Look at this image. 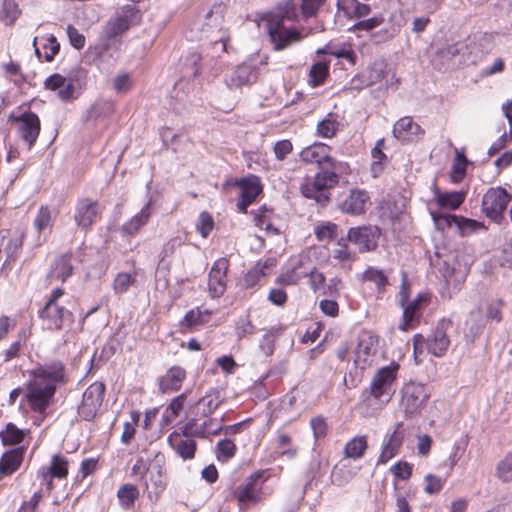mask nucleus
<instances>
[{
    "instance_id": "412c9836",
    "label": "nucleus",
    "mask_w": 512,
    "mask_h": 512,
    "mask_svg": "<svg viewBox=\"0 0 512 512\" xmlns=\"http://www.w3.org/2000/svg\"><path fill=\"white\" fill-rule=\"evenodd\" d=\"M65 294V290L62 287H56L51 291V294L46 302L44 308L41 311L40 317L47 320H65L70 316L69 310L59 306L57 303L58 299Z\"/></svg>"
},
{
    "instance_id": "2eb2a0df",
    "label": "nucleus",
    "mask_w": 512,
    "mask_h": 512,
    "mask_svg": "<svg viewBox=\"0 0 512 512\" xmlns=\"http://www.w3.org/2000/svg\"><path fill=\"white\" fill-rule=\"evenodd\" d=\"M331 146L315 142L303 148L299 154L301 161L310 164H317L319 168L335 169V160L331 157Z\"/></svg>"
},
{
    "instance_id": "4be33fe9",
    "label": "nucleus",
    "mask_w": 512,
    "mask_h": 512,
    "mask_svg": "<svg viewBox=\"0 0 512 512\" xmlns=\"http://www.w3.org/2000/svg\"><path fill=\"white\" fill-rule=\"evenodd\" d=\"M425 341L426 347L432 355L436 357L444 356L450 345L445 322H439L437 327L430 335L427 336Z\"/></svg>"
},
{
    "instance_id": "49530a36",
    "label": "nucleus",
    "mask_w": 512,
    "mask_h": 512,
    "mask_svg": "<svg viewBox=\"0 0 512 512\" xmlns=\"http://www.w3.org/2000/svg\"><path fill=\"white\" fill-rule=\"evenodd\" d=\"M138 495L137 487L132 484L122 485L117 492L120 503L127 508L134 504Z\"/></svg>"
},
{
    "instance_id": "de8ad7c7",
    "label": "nucleus",
    "mask_w": 512,
    "mask_h": 512,
    "mask_svg": "<svg viewBox=\"0 0 512 512\" xmlns=\"http://www.w3.org/2000/svg\"><path fill=\"white\" fill-rule=\"evenodd\" d=\"M338 226L332 222H326L318 225L314 229L315 237L318 241H331L337 236Z\"/></svg>"
},
{
    "instance_id": "79ce46f5",
    "label": "nucleus",
    "mask_w": 512,
    "mask_h": 512,
    "mask_svg": "<svg viewBox=\"0 0 512 512\" xmlns=\"http://www.w3.org/2000/svg\"><path fill=\"white\" fill-rule=\"evenodd\" d=\"M27 431L19 429L15 424L8 423L6 428L0 432V438L4 445H17L21 443Z\"/></svg>"
},
{
    "instance_id": "a18cd8bd",
    "label": "nucleus",
    "mask_w": 512,
    "mask_h": 512,
    "mask_svg": "<svg viewBox=\"0 0 512 512\" xmlns=\"http://www.w3.org/2000/svg\"><path fill=\"white\" fill-rule=\"evenodd\" d=\"M430 215L433 219L436 229L441 231L442 233L448 231L452 227V225L456 226L457 215L444 214L434 211H432Z\"/></svg>"
},
{
    "instance_id": "aec40b11",
    "label": "nucleus",
    "mask_w": 512,
    "mask_h": 512,
    "mask_svg": "<svg viewBox=\"0 0 512 512\" xmlns=\"http://www.w3.org/2000/svg\"><path fill=\"white\" fill-rule=\"evenodd\" d=\"M377 345V335L368 330L361 331L358 336V343L355 351V363L361 366V368H364L368 363V358L376 353Z\"/></svg>"
},
{
    "instance_id": "7ed1b4c3",
    "label": "nucleus",
    "mask_w": 512,
    "mask_h": 512,
    "mask_svg": "<svg viewBox=\"0 0 512 512\" xmlns=\"http://www.w3.org/2000/svg\"><path fill=\"white\" fill-rule=\"evenodd\" d=\"M312 180H307L300 186L301 193L308 199H313L317 203L325 206L330 201V189L336 187L339 183V176L331 168H320Z\"/></svg>"
},
{
    "instance_id": "9d476101",
    "label": "nucleus",
    "mask_w": 512,
    "mask_h": 512,
    "mask_svg": "<svg viewBox=\"0 0 512 512\" xmlns=\"http://www.w3.org/2000/svg\"><path fill=\"white\" fill-rule=\"evenodd\" d=\"M263 472L258 471L250 475L244 484L238 486L234 492L238 501L239 508L245 511L252 504H257L262 500V485L261 478Z\"/></svg>"
},
{
    "instance_id": "ddd939ff",
    "label": "nucleus",
    "mask_w": 512,
    "mask_h": 512,
    "mask_svg": "<svg viewBox=\"0 0 512 512\" xmlns=\"http://www.w3.org/2000/svg\"><path fill=\"white\" fill-rule=\"evenodd\" d=\"M381 230L377 226H358L348 230L347 240L359 247L361 253L375 251Z\"/></svg>"
},
{
    "instance_id": "2f4dec72",
    "label": "nucleus",
    "mask_w": 512,
    "mask_h": 512,
    "mask_svg": "<svg viewBox=\"0 0 512 512\" xmlns=\"http://www.w3.org/2000/svg\"><path fill=\"white\" fill-rule=\"evenodd\" d=\"M336 113H328L324 119L318 122L316 134L319 137L331 139L337 135L340 130V122Z\"/></svg>"
},
{
    "instance_id": "338daca9",
    "label": "nucleus",
    "mask_w": 512,
    "mask_h": 512,
    "mask_svg": "<svg viewBox=\"0 0 512 512\" xmlns=\"http://www.w3.org/2000/svg\"><path fill=\"white\" fill-rule=\"evenodd\" d=\"M347 6L349 7L348 13H346L350 18H361L370 14L371 8L368 4L361 3L357 0H351L348 2Z\"/></svg>"
},
{
    "instance_id": "c85d7f7f",
    "label": "nucleus",
    "mask_w": 512,
    "mask_h": 512,
    "mask_svg": "<svg viewBox=\"0 0 512 512\" xmlns=\"http://www.w3.org/2000/svg\"><path fill=\"white\" fill-rule=\"evenodd\" d=\"M186 377L185 370L180 366L171 367L159 380V390L162 393L178 391Z\"/></svg>"
},
{
    "instance_id": "37998d69",
    "label": "nucleus",
    "mask_w": 512,
    "mask_h": 512,
    "mask_svg": "<svg viewBox=\"0 0 512 512\" xmlns=\"http://www.w3.org/2000/svg\"><path fill=\"white\" fill-rule=\"evenodd\" d=\"M328 53L335 58L345 59L351 65H355L357 61V54L353 50L351 43H342L339 46H328Z\"/></svg>"
},
{
    "instance_id": "cd10ccee",
    "label": "nucleus",
    "mask_w": 512,
    "mask_h": 512,
    "mask_svg": "<svg viewBox=\"0 0 512 512\" xmlns=\"http://www.w3.org/2000/svg\"><path fill=\"white\" fill-rule=\"evenodd\" d=\"M25 448L18 447L5 452L0 459V475L8 476L19 469L23 462Z\"/></svg>"
},
{
    "instance_id": "6e6d98bb",
    "label": "nucleus",
    "mask_w": 512,
    "mask_h": 512,
    "mask_svg": "<svg viewBox=\"0 0 512 512\" xmlns=\"http://www.w3.org/2000/svg\"><path fill=\"white\" fill-rule=\"evenodd\" d=\"M307 278L310 289L315 293H322L326 283V277L324 273L319 271L316 266H314L308 274Z\"/></svg>"
},
{
    "instance_id": "c03bdc74",
    "label": "nucleus",
    "mask_w": 512,
    "mask_h": 512,
    "mask_svg": "<svg viewBox=\"0 0 512 512\" xmlns=\"http://www.w3.org/2000/svg\"><path fill=\"white\" fill-rule=\"evenodd\" d=\"M456 227L462 237H467L480 229H484L483 222L457 215Z\"/></svg>"
},
{
    "instance_id": "ea45409f",
    "label": "nucleus",
    "mask_w": 512,
    "mask_h": 512,
    "mask_svg": "<svg viewBox=\"0 0 512 512\" xmlns=\"http://www.w3.org/2000/svg\"><path fill=\"white\" fill-rule=\"evenodd\" d=\"M329 63L325 61H318L312 64L309 71V84L312 87H318L324 84L329 76Z\"/></svg>"
},
{
    "instance_id": "e2e57ef3",
    "label": "nucleus",
    "mask_w": 512,
    "mask_h": 512,
    "mask_svg": "<svg viewBox=\"0 0 512 512\" xmlns=\"http://www.w3.org/2000/svg\"><path fill=\"white\" fill-rule=\"evenodd\" d=\"M384 22V18L381 15L371 17L366 20L359 21L351 26L348 31L356 32L360 30L370 31Z\"/></svg>"
},
{
    "instance_id": "a878e982",
    "label": "nucleus",
    "mask_w": 512,
    "mask_h": 512,
    "mask_svg": "<svg viewBox=\"0 0 512 512\" xmlns=\"http://www.w3.org/2000/svg\"><path fill=\"white\" fill-rule=\"evenodd\" d=\"M151 202L149 201L136 215L126 221L120 231L123 235L133 237L149 222L151 217Z\"/></svg>"
},
{
    "instance_id": "6ab92c4d",
    "label": "nucleus",
    "mask_w": 512,
    "mask_h": 512,
    "mask_svg": "<svg viewBox=\"0 0 512 512\" xmlns=\"http://www.w3.org/2000/svg\"><path fill=\"white\" fill-rule=\"evenodd\" d=\"M370 203V195L365 189H351L347 197L341 202L340 209L349 215H362Z\"/></svg>"
},
{
    "instance_id": "f8f14e48",
    "label": "nucleus",
    "mask_w": 512,
    "mask_h": 512,
    "mask_svg": "<svg viewBox=\"0 0 512 512\" xmlns=\"http://www.w3.org/2000/svg\"><path fill=\"white\" fill-rule=\"evenodd\" d=\"M234 186L240 189V195L237 201V209L239 212L246 214L248 207L255 202L257 197L262 193L263 187L260 178L250 174L239 180H236Z\"/></svg>"
},
{
    "instance_id": "f257e3e1",
    "label": "nucleus",
    "mask_w": 512,
    "mask_h": 512,
    "mask_svg": "<svg viewBox=\"0 0 512 512\" xmlns=\"http://www.w3.org/2000/svg\"><path fill=\"white\" fill-rule=\"evenodd\" d=\"M66 382L65 366L60 361L45 363L31 370L25 389L30 408L44 414L54 400L57 387Z\"/></svg>"
},
{
    "instance_id": "a211bd4d",
    "label": "nucleus",
    "mask_w": 512,
    "mask_h": 512,
    "mask_svg": "<svg viewBox=\"0 0 512 512\" xmlns=\"http://www.w3.org/2000/svg\"><path fill=\"white\" fill-rule=\"evenodd\" d=\"M473 308L469 314L472 318H486L487 320H501L502 300L476 298L472 301Z\"/></svg>"
},
{
    "instance_id": "20e7f679",
    "label": "nucleus",
    "mask_w": 512,
    "mask_h": 512,
    "mask_svg": "<svg viewBox=\"0 0 512 512\" xmlns=\"http://www.w3.org/2000/svg\"><path fill=\"white\" fill-rule=\"evenodd\" d=\"M84 261V252L81 248L76 251H67L57 255L51 262L49 270L45 276V281L48 285L60 281L65 283L70 277L73 276L74 270L78 263Z\"/></svg>"
},
{
    "instance_id": "423d86ee",
    "label": "nucleus",
    "mask_w": 512,
    "mask_h": 512,
    "mask_svg": "<svg viewBox=\"0 0 512 512\" xmlns=\"http://www.w3.org/2000/svg\"><path fill=\"white\" fill-rule=\"evenodd\" d=\"M397 370L398 365H389L378 369L371 380L369 388L364 393H368L376 400L384 403L389 402L395 392L394 383Z\"/></svg>"
},
{
    "instance_id": "09e8293b",
    "label": "nucleus",
    "mask_w": 512,
    "mask_h": 512,
    "mask_svg": "<svg viewBox=\"0 0 512 512\" xmlns=\"http://www.w3.org/2000/svg\"><path fill=\"white\" fill-rule=\"evenodd\" d=\"M42 40H44V43L42 44V49L44 50L43 59L46 62H52L60 51V44L53 34H49L47 37H42Z\"/></svg>"
},
{
    "instance_id": "473e14b6",
    "label": "nucleus",
    "mask_w": 512,
    "mask_h": 512,
    "mask_svg": "<svg viewBox=\"0 0 512 512\" xmlns=\"http://www.w3.org/2000/svg\"><path fill=\"white\" fill-rule=\"evenodd\" d=\"M169 443L177 454L183 459H192L195 455L197 444L191 438L181 436L170 437Z\"/></svg>"
},
{
    "instance_id": "0e129e2a",
    "label": "nucleus",
    "mask_w": 512,
    "mask_h": 512,
    "mask_svg": "<svg viewBox=\"0 0 512 512\" xmlns=\"http://www.w3.org/2000/svg\"><path fill=\"white\" fill-rule=\"evenodd\" d=\"M214 228V220L212 215L203 211L199 215V223L197 225V231L201 234L202 237L206 238L211 233Z\"/></svg>"
},
{
    "instance_id": "8fccbe9b",
    "label": "nucleus",
    "mask_w": 512,
    "mask_h": 512,
    "mask_svg": "<svg viewBox=\"0 0 512 512\" xmlns=\"http://www.w3.org/2000/svg\"><path fill=\"white\" fill-rule=\"evenodd\" d=\"M292 265L303 278L307 277L314 267L309 251L299 253Z\"/></svg>"
},
{
    "instance_id": "f704fd0d",
    "label": "nucleus",
    "mask_w": 512,
    "mask_h": 512,
    "mask_svg": "<svg viewBox=\"0 0 512 512\" xmlns=\"http://www.w3.org/2000/svg\"><path fill=\"white\" fill-rule=\"evenodd\" d=\"M403 441L397 438V435H389L387 440L382 445V450L378 458L377 464H385L391 458L396 456L402 446Z\"/></svg>"
},
{
    "instance_id": "052dcab7",
    "label": "nucleus",
    "mask_w": 512,
    "mask_h": 512,
    "mask_svg": "<svg viewBox=\"0 0 512 512\" xmlns=\"http://www.w3.org/2000/svg\"><path fill=\"white\" fill-rule=\"evenodd\" d=\"M150 482L153 486V492L158 496L165 488L161 465H156L151 468Z\"/></svg>"
},
{
    "instance_id": "39448f33",
    "label": "nucleus",
    "mask_w": 512,
    "mask_h": 512,
    "mask_svg": "<svg viewBox=\"0 0 512 512\" xmlns=\"http://www.w3.org/2000/svg\"><path fill=\"white\" fill-rule=\"evenodd\" d=\"M511 201L512 194L505 188L501 186L490 187L483 194L481 211L489 220L500 223Z\"/></svg>"
},
{
    "instance_id": "4c0bfd02",
    "label": "nucleus",
    "mask_w": 512,
    "mask_h": 512,
    "mask_svg": "<svg viewBox=\"0 0 512 512\" xmlns=\"http://www.w3.org/2000/svg\"><path fill=\"white\" fill-rule=\"evenodd\" d=\"M468 164L466 156L457 151L450 170V179L453 183H460L465 178Z\"/></svg>"
},
{
    "instance_id": "5701e85b",
    "label": "nucleus",
    "mask_w": 512,
    "mask_h": 512,
    "mask_svg": "<svg viewBox=\"0 0 512 512\" xmlns=\"http://www.w3.org/2000/svg\"><path fill=\"white\" fill-rule=\"evenodd\" d=\"M43 85L46 90L50 91H56L59 87H63V89L57 93L58 98L63 102H69L75 98V86L73 81L59 73H54L47 77Z\"/></svg>"
},
{
    "instance_id": "680f3d73",
    "label": "nucleus",
    "mask_w": 512,
    "mask_h": 512,
    "mask_svg": "<svg viewBox=\"0 0 512 512\" xmlns=\"http://www.w3.org/2000/svg\"><path fill=\"white\" fill-rule=\"evenodd\" d=\"M324 3L325 0H301L300 8L302 17L308 19L316 16Z\"/></svg>"
},
{
    "instance_id": "dca6fc26",
    "label": "nucleus",
    "mask_w": 512,
    "mask_h": 512,
    "mask_svg": "<svg viewBox=\"0 0 512 512\" xmlns=\"http://www.w3.org/2000/svg\"><path fill=\"white\" fill-rule=\"evenodd\" d=\"M229 266L230 263L226 257L214 261L208 275V290L213 298H219L225 293Z\"/></svg>"
},
{
    "instance_id": "f3484780",
    "label": "nucleus",
    "mask_w": 512,
    "mask_h": 512,
    "mask_svg": "<svg viewBox=\"0 0 512 512\" xmlns=\"http://www.w3.org/2000/svg\"><path fill=\"white\" fill-rule=\"evenodd\" d=\"M38 477L42 479L41 485L47 490L53 488V478H65L68 474V461L61 455H53L50 466L41 467L38 470Z\"/></svg>"
},
{
    "instance_id": "f03ea898",
    "label": "nucleus",
    "mask_w": 512,
    "mask_h": 512,
    "mask_svg": "<svg viewBox=\"0 0 512 512\" xmlns=\"http://www.w3.org/2000/svg\"><path fill=\"white\" fill-rule=\"evenodd\" d=\"M265 29L274 51H282L294 43L303 40L304 35L294 26H287L286 22H298V5L294 0H284L275 8L262 16Z\"/></svg>"
},
{
    "instance_id": "603ef678",
    "label": "nucleus",
    "mask_w": 512,
    "mask_h": 512,
    "mask_svg": "<svg viewBox=\"0 0 512 512\" xmlns=\"http://www.w3.org/2000/svg\"><path fill=\"white\" fill-rule=\"evenodd\" d=\"M346 240L347 239L341 238L337 242V247L333 250V258L342 263L353 262L355 260V254L349 248Z\"/></svg>"
},
{
    "instance_id": "a19ab883",
    "label": "nucleus",
    "mask_w": 512,
    "mask_h": 512,
    "mask_svg": "<svg viewBox=\"0 0 512 512\" xmlns=\"http://www.w3.org/2000/svg\"><path fill=\"white\" fill-rule=\"evenodd\" d=\"M35 230L40 234L53 227L52 211L48 205H41L33 221Z\"/></svg>"
},
{
    "instance_id": "393cba45",
    "label": "nucleus",
    "mask_w": 512,
    "mask_h": 512,
    "mask_svg": "<svg viewBox=\"0 0 512 512\" xmlns=\"http://www.w3.org/2000/svg\"><path fill=\"white\" fill-rule=\"evenodd\" d=\"M277 265L275 257H268L264 261L257 262L248 272L244 275L243 286L246 289L253 288L260 280L270 274L271 270Z\"/></svg>"
},
{
    "instance_id": "58836bf2",
    "label": "nucleus",
    "mask_w": 512,
    "mask_h": 512,
    "mask_svg": "<svg viewBox=\"0 0 512 512\" xmlns=\"http://www.w3.org/2000/svg\"><path fill=\"white\" fill-rule=\"evenodd\" d=\"M368 448L367 437L357 436L346 443L344 454L347 458L359 459Z\"/></svg>"
},
{
    "instance_id": "4d7b16f0",
    "label": "nucleus",
    "mask_w": 512,
    "mask_h": 512,
    "mask_svg": "<svg viewBox=\"0 0 512 512\" xmlns=\"http://www.w3.org/2000/svg\"><path fill=\"white\" fill-rule=\"evenodd\" d=\"M303 277L299 274V272L293 267V265L282 272L277 278L276 283L283 286H292L297 285Z\"/></svg>"
},
{
    "instance_id": "bb28decb",
    "label": "nucleus",
    "mask_w": 512,
    "mask_h": 512,
    "mask_svg": "<svg viewBox=\"0 0 512 512\" xmlns=\"http://www.w3.org/2000/svg\"><path fill=\"white\" fill-rule=\"evenodd\" d=\"M433 195L436 205L441 209L448 210L458 209L466 198L464 191L442 192L438 187L434 188Z\"/></svg>"
},
{
    "instance_id": "3c124183",
    "label": "nucleus",
    "mask_w": 512,
    "mask_h": 512,
    "mask_svg": "<svg viewBox=\"0 0 512 512\" xmlns=\"http://www.w3.org/2000/svg\"><path fill=\"white\" fill-rule=\"evenodd\" d=\"M136 274L132 275L127 272L118 273L113 281V289L118 294H123L128 291L129 287L136 281Z\"/></svg>"
},
{
    "instance_id": "5fc2aeb1",
    "label": "nucleus",
    "mask_w": 512,
    "mask_h": 512,
    "mask_svg": "<svg viewBox=\"0 0 512 512\" xmlns=\"http://www.w3.org/2000/svg\"><path fill=\"white\" fill-rule=\"evenodd\" d=\"M251 69L247 65L238 66L230 79L231 87H241L250 83Z\"/></svg>"
},
{
    "instance_id": "13d9d810",
    "label": "nucleus",
    "mask_w": 512,
    "mask_h": 512,
    "mask_svg": "<svg viewBox=\"0 0 512 512\" xmlns=\"http://www.w3.org/2000/svg\"><path fill=\"white\" fill-rule=\"evenodd\" d=\"M236 453V446L230 439H223L217 443V458L220 461H226L232 458Z\"/></svg>"
},
{
    "instance_id": "72a5a7b5",
    "label": "nucleus",
    "mask_w": 512,
    "mask_h": 512,
    "mask_svg": "<svg viewBox=\"0 0 512 512\" xmlns=\"http://www.w3.org/2000/svg\"><path fill=\"white\" fill-rule=\"evenodd\" d=\"M430 297L428 294H420L410 302L403 311V320H418L428 306Z\"/></svg>"
},
{
    "instance_id": "774afa93",
    "label": "nucleus",
    "mask_w": 512,
    "mask_h": 512,
    "mask_svg": "<svg viewBox=\"0 0 512 512\" xmlns=\"http://www.w3.org/2000/svg\"><path fill=\"white\" fill-rule=\"evenodd\" d=\"M293 151V144L289 139L277 141L273 146L275 158L283 161Z\"/></svg>"
},
{
    "instance_id": "bf43d9fd",
    "label": "nucleus",
    "mask_w": 512,
    "mask_h": 512,
    "mask_svg": "<svg viewBox=\"0 0 512 512\" xmlns=\"http://www.w3.org/2000/svg\"><path fill=\"white\" fill-rule=\"evenodd\" d=\"M222 432V425L218 423L216 418H208L205 420L199 428H197V434L205 437L206 435H219Z\"/></svg>"
},
{
    "instance_id": "7c9ffc66",
    "label": "nucleus",
    "mask_w": 512,
    "mask_h": 512,
    "mask_svg": "<svg viewBox=\"0 0 512 512\" xmlns=\"http://www.w3.org/2000/svg\"><path fill=\"white\" fill-rule=\"evenodd\" d=\"M223 402V397L218 389H211L196 402L197 414L207 417L212 414Z\"/></svg>"
},
{
    "instance_id": "864d4df0",
    "label": "nucleus",
    "mask_w": 512,
    "mask_h": 512,
    "mask_svg": "<svg viewBox=\"0 0 512 512\" xmlns=\"http://www.w3.org/2000/svg\"><path fill=\"white\" fill-rule=\"evenodd\" d=\"M497 476L504 482L512 481V452L508 453L497 465Z\"/></svg>"
},
{
    "instance_id": "1a4fd4ad",
    "label": "nucleus",
    "mask_w": 512,
    "mask_h": 512,
    "mask_svg": "<svg viewBox=\"0 0 512 512\" xmlns=\"http://www.w3.org/2000/svg\"><path fill=\"white\" fill-rule=\"evenodd\" d=\"M9 121L16 124L18 135L26 143L28 149H31L41 131V122L38 115L29 110L19 116L11 114Z\"/></svg>"
},
{
    "instance_id": "9b49d317",
    "label": "nucleus",
    "mask_w": 512,
    "mask_h": 512,
    "mask_svg": "<svg viewBox=\"0 0 512 512\" xmlns=\"http://www.w3.org/2000/svg\"><path fill=\"white\" fill-rule=\"evenodd\" d=\"M401 393V405L406 418H411L420 412L429 398L426 387L415 382L407 383Z\"/></svg>"
},
{
    "instance_id": "b1692460",
    "label": "nucleus",
    "mask_w": 512,
    "mask_h": 512,
    "mask_svg": "<svg viewBox=\"0 0 512 512\" xmlns=\"http://www.w3.org/2000/svg\"><path fill=\"white\" fill-rule=\"evenodd\" d=\"M424 130L415 123L412 117L405 116L400 118L393 127V135L401 142H412L419 135H423Z\"/></svg>"
},
{
    "instance_id": "c9c22d12",
    "label": "nucleus",
    "mask_w": 512,
    "mask_h": 512,
    "mask_svg": "<svg viewBox=\"0 0 512 512\" xmlns=\"http://www.w3.org/2000/svg\"><path fill=\"white\" fill-rule=\"evenodd\" d=\"M384 148L385 140L381 138L376 141L374 148L371 150V156L373 158V161L371 163V172L373 173L374 176H377L380 173H382L384 169V163L387 161V156L383 152Z\"/></svg>"
},
{
    "instance_id": "c756f323",
    "label": "nucleus",
    "mask_w": 512,
    "mask_h": 512,
    "mask_svg": "<svg viewBox=\"0 0 512 512\" xmlns=\"http://www.w3.org/2000/svg\"><path fill=\"white\" fill-rule=\"evenodd\" d=\"M362 283H372L375 286L376 293L380 296L386 291L389 285L388 276L381 269L374 266H368L360 276Z\"/></svg>"
},
{
    "instance_id": "6e6552de",
    "label": "nucleus",
    "mask_w": 512,
    "mask_h": 512,
    "mask_svg": "<svg viewBox=\"0 0 512 512\" xmlns=\"http://www.w3.org/2000/svg\"><path fill=\"white\" fill-rule=\"evenodd\" d=\"M102 213L103 207L98 200L80 197L75 203L73 218L80 230L88 232L102 218Z\"/></svg>"
},
{
    "instance_id": "69168bd1",
    "label": "nucleus",
    "mask_w": 512,
    "mask_h": 512,
    "mask_svg": "<svg viewBox=\"0 0 512 512\" xmlns=\"http://www.w3.org/2000/svg\"><path fill=\"white\" fill-rule=\"evenodd\" d=\"M133 87V80L130 73L117 75L113 79V88L117 93H127Z\"/></svg>"
},
{
    "instance_id": "4468645a",
    "label": "nucleus",
    "mask_w": 512,
    "mask_h": 512,
    "mask_svg": "<svg viewBox=\"0 0 512 512\" xmlns=\"http://www.w3.org/2000/svg\"><path fill=\"white\" fill-rule=\"evenodd\" d=\"M105 385L102 382L92 383L83 393L82 403L78 407V414L87 421L92 420L104 399Z\"/></svg>"
},
{
    "instance_id": "0eeeda50",
    "label": "nucleus",
    "mask_w": 512,
    "mask_h": 512,
    "mask_svg": "<svg viewBox=\"0 0 512 512\" xmlns=\"http://www.w3.org/2000/svg\"><path fill=\"white\" fill-rule=\"evenodd\" d=\"M142 12L134 5H124L106 24L105 34L108 39L121 36L131 27L142 23Z\"/></svg>"
},
{
    "instance_id": "e433bc0d",
    "label": "nucleus",
    "mask_w": 512,
    "mask_h": 512,
    "mask_svg": "<svg viewBox=\"0 0 512 512\" xmlns=\"http://www.w3.org/2000/svg\"><path fill=\"white\" fill-rule=\"evenodd\" d=\"M21 15V9L15 0H3L0 9V20L6 25H13Z\"/></svg>"
}]
</instances>
